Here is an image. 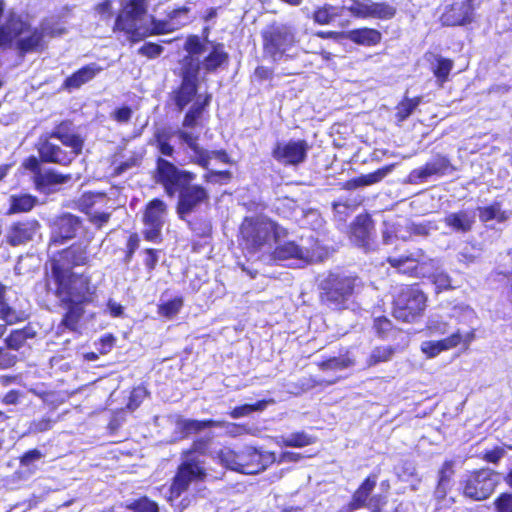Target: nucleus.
Wrapping results in <instances>:
<instances>
[{"label":"nucleus","mask_w":512,"mask_h":512,"mask_svg":"<svg viewBox=\"0 0 512 512\" xmlns=\"http://www.w3.org/2000/svg\"><path fill=\"white\" fill-rule=\"evenodd\" d=\"M147 391L143 387L134 388L130 394L127 408L131 411L139 407L140 403L146 397Z\"/></svg>","instance_id":"0e129e2a"},{"label":"nucleus","mask_w":512,"mask_h":512,"mask_svg":"<svg viewBox=\"0 0 512 512\" xmlns=\"http://www.w3.org/2000/svg\"><path fill=\"white\" fill-rule=\"evenodd\" d=\"M474 0L455 2L445 8L441 15V22L445 26L464 25L472 20Z\"/></svg>","instance_id":"a211bd4d"},{"label":"nucleus","mask_w":512,"mask_h":512,"mask_svg":"<svg viewBox=\"0 0 512 512\" xmlns=\"http://www.w3.org/2000/svg\"><path fill=\"white\" fill-rule=\"evenodd\" d=\"M200 71V59L197 57H184L182 60L181 76L183 82L196 84Z\"/></svg>","instance_id":"f704fd0d"},{"label":"nucleus","mask_w":512,"mask_h":512,"mask_svg":"<svg viewBox=\"0 0 512 512\" xmlns=\"http://www.w3.org/2000/svg\"><path fill=\"white\" fill-rule=\"evenodd\" d=\"M339 378L331 379V380H324V379H317L315 377L309 376V377H303L298 380L297 385L301 389V391H308L313 389L316 386H330L335 384Z\"/></svg>","instance_id":"4d7b16f0"},{"label":"nucleus","mask_w":512,"mask_h":512,"mask_svg":"<svg viewBox=\"0 0 512 512\" xmlns=\"http://www.w3.org/2000/svg\"><path fill=\"white\" fill-rule=\"evenodd\" d=\"M388 262L401 273L412 276L425 275L422 271H419V258L413 256L389 257Z\"/></svg>","instance_id":"c85d7f7f"},{"label":"nucleus","mask_w":512,"mask_h":512,"mask_svg":"<svg viewBox=\"0 0 512 512\" xmlns=\"http://www.w3.org/2000/svg\"><path fill=\"white\" fill-rule=\"evenodd\" d=\"M64 33L60 28L44 22L39 28H32L20 15L11 13L5 23L0 26V46L16 40L17 48L24 53L37 51L42 48L45 36H58Z\"/></svg>","instance_id":"f257e3e1"},{"label":"nucleus","mask_w":512,"mask_h":512,"mask_svg":"<svg viewBox=\"0 0 512 512\" xmlns=\"http://www.w3.org/2000/svg\"><path fill=\"white\" fill-rule=\"evenodd\" d=\"M197 94V85L183 82L180 88L175 92L174 101L179 110H183Z\"/></svg>","instance_id":"4c0bfd02"},{"label":"nucleus","mask_w":512,"mask_h":512,"mask_svg":"<svg viewBox=\"0 0 512 512\" xmlns=\"http://www.w3.org/2000/svg\"><path fill=\"white\" fill-rule=\"evenodd\" d=\"M342 8L359 18L390 19L396 12L386 3H375L370 0H344Z\"/></svg>","instance_id":"f8f14e48"},{"label":"nucleus","mask_w":512,"mask_h":512,"mask_svg":"<svg viewBox=\"0 0 512 512\" xmlns=\"http://www.w3.org/2000/svg\"><path fill=\"white\" fill-rule=\"evenodd\" d=\"M419 104H420V98H413V99L405 98L397 106V113H396L397 119L400 122L406 120Z\"/></svg>","instance_id":"5fc2aeb1"},{"label":"nucleus","mask_w":512,"mask_h":512,"mask_svg":"<svg viewBox=\"0 0 512 512\" xmlns=\"http://www.w3.org/2000/svg\"><path fill=\"white\" fill-rule=\"evenodd\" d=\"M376 486V477H367L361 486L353 494L349 503L350 510H357L362 507H368L372 511L377 510V504L374 497L369 499L371 492Z\"/></svg>","instance_id":"412c9836"},{"label":"nucleus","mask_w":512,"mask_h":512,"mask_svg":"<svg viewBox=\"0 0 512 512\" xmlns=\"http://www.w3.org/2000/svg\"><path fill=\"white\" fill-rule=\"evenodd\" d=\"M315 439L304 432L292 433L288 436H282L278 444L287 447L302 448L314 443Z\"/></svg>","instance_id":"37998d69"},{"label":"nucleus","mask_w":512,"mask_h":512,"mask_svg":"<svg viewBox=\"0 0 512 512\" xmlns=\"http://www.w3.org/2000/svg\"><path fill=\"white\" fill-rule=\"evenodd\" d=\"M10 208L8 210V214L20 213V212H28L30 211L36 204L37 199L31 195H12L9 199Z\"/></svg>","instance_id":"ea45409f"},{"label":"nucleus","mask_w":512,"mask_h":512,"mask_svg":"<svg viewBox=\"0 0 512 512\" xmlns=\"http://www.w3.org/2000/svg\"><path fill=\"white\" fill-rule=\"evenodd\" d=\"M392 170V166H387L381 169H378L372 173L362 175L354 180L357 186H368L380 182L384 177H386Z\"/></svg>","instance_id":"09e8293b"},{"label":"nucleus","mask_w":512,"mask_h":512,"mask_svg":"<svg viewBox=\"0 0 512 512\" xmlns=\"http://www.w3.org/2000/svg\"><path fill=\"white\" fill-rule=\"evenodd\" d=\"M359 284L360 280L356 276L330 272L319 284L321 300L332 308H345Z\"/></svg>","instance_id":"39448f33"},{"label":"nucleus","mask_w":512,"mask_h":512,"mask_svg":"<svg viewBox=\"0 0 512 512\" xmlns=\"http://www.w3.org/2000/svg\"><path fill=\"white\" fill-rule=\"evenodd\" d=\"M355 360L348 354L332 357L318 364L322 371H341L354 366Z\"/></svg>","instance_id":"a19ab883"},{"label":"nucleus","mask_w":512,"mask_h":512,"mask_svg":"<svg viewBox=\"0 0 512 512\" xmlns=\"http://www.w3.org/2000/svg\"><path fill=\"white\" fill-rule=\"evenodd\" d=\"M195 175L178 169L173 163L161 157L157 159L156 182L164 187L166 194L173 197L185 185L190 184Z\"/></svg>","instance_id":"1a4fd4ad"},{"label":"nucleus","mask_w":512,"mask_h":512,"mask_svg":"<svg viewBox=\"0 0 512 512\" xmlns=\"http://www.w3.org/2000/svg\"><path fill=\"white\" fill-rule=\"evenodd\" d=\"M183 306V300L181 297H176L159 306V313L162 316L171 318L175 316Z\"/></svg>","instance_id":"13d9d810"},{"label":"nucleus","mask_w":512,"mask_h":512,"mask_svg":"<svg viewBox=\"0 0 512 512\" xmlns=\"http://www.w3.org/2000/svg\"><path fill=\"white\" fill-rule=\"evenodd\" d=\"M499 482V475L490 469H480L467 476L463 493L467 498L481 501L494 492Z\"/></svg>","instance_id":"9d476101"},{"label":"nucleus","mask_w":512,"mask_h":512,"mask_svg":"<svg viewBox=\"0 0 512 512\" xmlns=\"http://www.w3.org/2000/svg\"><path fill=\"white\" fill-rule=\"evenodd\" d=\"M428 329L432 334H446L450 330L449 323L442 317H432L428 322Z\"/></svg>","instance_id":"680f3d73"},{"label":"nucleus","mask_w":512,"mask_h":512,"mask_svg":"<svg viewBox=\"0 0 512 512\" xmlns=\"http://www.w3.org/2000/svg\"><path fill=\"white\" fill-rule=\"evenodd\" d=\"M339 15L338 8L326 4L314 12L313 19L320 25H326Z\"/></svg>","instance_id":"8fccbe9b"},{"label":"nucleus","mask_w":512,"mask_h":512,"mask_svg":"<svg viewBox=\"0 0 512 512\" xmlns=\"http://www.w3.org/2000/svg\"><path fill=\"white\" fill-rule=\"evenodd\" d=\"M184 49L188 52L186 57H197L199 58L203 53L208 51V48L201 43L198 36H190L186 40Z\"/></svg>","instance_id":"6e6d98bb"},{"label":"nucleus","mask_w":512,"mask_h":512,"mask_svg":"<svg viewBox=\"0 0 512 512\" xmlns=\"http://www.w3.org/2000/svg\"><path fill=\"white\" fill-rule=\"evenodd\" d=\"M74 127L73 124L70 121H63L60 124H58L52 132L47 133L48 136L52 139H61L62 135H70L71 133H74Z\"/></svg>","instance_id":"69168bd1"},{"label":"nucleus","mask_w":512,"mask_h":512,"mask_svg":"<svg viewBox=\"0 0 512 512\" xmlns=\"http://www.w3.org/2000/svg\"><path fill=\"white\" fill-rule=\"evenodd\" d=\"M176 134L178 135L180 140L187 144V146L191 149L193 153L191 155V160L197 163L198 165L202 166L203 168L208 169L209 161L213 157L218 158L221 161H226L227 155L225 152H208L201 148L197 143L198 136L182 130L177 131Z\"/></svg>","instance_id":"f3484780"},{"label":"nucleus","mask_w":512,"mask_h":512,"mask_svg":"<svg viewBox=\"0 0 512 512\" xmlns=\"http://www.w3.org/2000/svg\"><path fill=\"white\" fill-rule=\"evenodd\" d=\"M74 127L73 124L70 121H63L60 124H58L52 132L47 133L48 136L52 139H61L62 135H70L71 133H74Z\"/></svg>","instance_id":"338daca9"},{"label":"nucleus","mask_w":512,"mask_h":512,"mask_svg":"<svg viewBox=\"0 0 512 512\" xmlns=\"http://www.w3.org/2000/svg\"><path fill=\"white\" fill-rule=\"evenodd\" d=\"M444 222L454 231L466 233L471 230L474 223V217L466 211H459L446 215Z\"/></svg>","instance_id":"cd10ccee"},{"label":"nucleus","mask_w":512,"mask_h":512,"mask_svg":"<svg viewBox=\"0 0 512 512\" xmlns=\"http://www.w3.org/2000/svg\"><path fill=\"white\" fill-rule=\"evenodd\" d=\"M270 403H274V400H261L255 404H244L242 406L235 407L231 411L230 415L234 419L245 417L252 414L253 412L263 411Z\"/></svg>","instance_id":"c03bdc74"},{"label":"nucleus","mask_w":512,"mask_h":512,"mask_svg":"<svg viewBox=\"0 0 512 512\" xmlns=\"http://www.w3.org/2000/svg\"><path fill=\"white\" fill-rule=\"evenodd\" d=\"M227 60L228 54L224 51L223 44H217L213 45L212 50L204 57L202 66L206 72H213Z\"/></svg>","instance_id":"2f4dec72"},{"label":"nucleus","mask_w":512,"mask_h":512,"mask_svg":"<svg viewBox=\"0 0 512 512\" xmlns=\"http://www.w3.org/2000/svg\"><path fill=\"white\" fill-rule=\"evenodd\" d=\"M70 179V174L63 175L54 170H47L45 172H37L34 176V183L39 191L46 192L56 185L68 182Z\"/></svg>","instance_id":"bb28decb"},{"label":"nucleus","mask_w":512,"mask_h":512,"mask_svg":"<svg viewBox=\"0 0 512 512\" xmlns=\"http://www.w3.org/2000/svg\"><path fill=\"white\" fill-rule=\"evenodd\" d=\"M205 477L206 469L203 463L199 459L192 457L191 453H188L186 458L183 459L182 463L178 467L177 473L174 476L170 487L169 501H173L180 497L181 494L188 489L191 483L202 481Z\"/></svg>","instance_id":"6e6552de"},{"label":"nucleus","mask_w":512,"mask_h":512,"mask_svg":"<svg viewBox=\"0 0 512 512\" xmlns=\"http://www.w3.org/2000/svg\"><path fill=\"white\" fill-rule=\"evenodd\" d=\"M431 278L439 291L452 288L450 276L442 270L436 269Z\"/></svg>","instance_id":"052dcab7"},{"label":"nucleus","mask_w":512,"mask_h":512,"mask_svg":"<svg viewBox=\"0 0 512 512\" xmlns=\"http://www.w3.org/2000/svg\"><path fill=\"white\" fill-rule=\"evenodd\" d=\"M427 297L416 286H403L394 297V317L403 322H413L426 308Z\"/></svg>","instance_id":"423d86ee"},{"label":"nucleus","mask_w":512,"mask_h":512,"mask_svg":"<svg viewBox=\"0 0 512 512\" xmlns=\"http://www.w3.org/2000/svg\"><path fill=\"white\" fill-rule=\"evenodd\" d=\"M222 422L215 420H192V419H178L176 422V426L179 430H181L186 435L201 431L210 427H220L222 426Z\"/></svg>","instance_id":"473e14b6"},{"label":"nucleus","mask_w":512,"mask_h":512,"mask_svg":"<svg viewBox=\"0 0 512 512\" xmlns=\"http://www.w3.org/2000/svg\"><path fill=\"white\" fill-rule=\"evenodd\" d=\"M210 101V96H206L203 103L199 102V98L197 101L192 105V107L189 109V111L186 113L183 121L184 127H194L196 125L197 119L201 116L202 111L206 105H208Z\"/></svg>","instance_id":"de8ad7c7"},{"label":"nucleus","mask_w":512,"mask_h":512,"mask_svg":"<svg viewBox=\"0 0 512 512\" xmlns=\"http://www.w3.org/2000/svg\"><path fill=\"white\" fill-rule=\"evenodd\" d=\"M37 149L41 160L46 163L67 166L76 158L70 151L64 150L59 145L51 142L48 134L39 137Z\"/></svg>","instance_id":"2eb2a0df"},{"label":"nucleus","mask_w":512,"mask_h":512,"mask_svg":"<svg viewBox=\"0 0 512 512\" xmlns=\"http://www.w3.org/2000/svg\"><path fill=\"white\" fill-rule=\"evenodd\" d=\"M188 12L189 8L182 7L173 10L169 14V19L167 21H156V24H163L165 26L164 28H166V30L161 32V34L170 33L188 24L191 21L188 16Z\"/></svg>","instance_id":"c756f323"},{"label":"nucleus","mask_w":512,"mask_h":512,"mask_svg":"<svg viewBox=\"0 0 512 512\" xmlns=\"http://www.w3.org/2000/svg\"><path fill=\"white\" fill-rule=\"evenodd\" d=\"M348 39L356 44L373 46L380 42L381 33L370 28L356 29L348 33Z\"/></svg>","instance_id":"7c9ffc66"},{"label":"nucleus","mask_w":512,"mask_h":512,"mask_svg":"<svg viewBox=\"0 0 512 512\" xmlns=\"http://www.w3.org/2000/svg\"><path fill=\"white\" fill-rule=\"evenodd\" d=\"M4 289V286L0 285V319L8 325L25 320L26 315L24 312L16 311L5 303Z\"/></svg>","instance_id":"e433bc0d"},{"label":"nucleus","mask_w":512,"mask_h":512,"mask_svg":"<svg viewBox=\"0 0 512 512\" xmlns=\"http://www.w3.org/2000/svg\"><path fill=\"white\" fill-rule=\"evenodd\" d=\"M101 71L102 67L96 63L88 64L66 78L64 87L69 90L78 89L85 83L91 81Z\"/></svg>","instance_id":"b1692460"},{"label":"nucleus","mask_w":512,"mask_h":512,"mask_svg":"<svg viewBox=\"0 0 512 512\" xmlns=\"http://www.w3.org/2000/svg\"><path fill=\"white\" fill-rule=\"evenodd\" d=\"M36 221L14 223L6 234V240L11 246H18L30 241L38 229Z\"/></svg>","instance_id":"4be33fe9"},{"label":"nucleus","mask_w":512,"mask_h":512,"mask_svg":"<svg viewBox=\"0 0 512 512\" xmlns=\"http://www.w3.org/2000/svg\"><path fill=\"white\" fill-rule=\"evenodd\" d=\"M171 133L166 129H157L154 133L152 145H155L159 152L167 157H172L174 147L170 144Z\"/></svg>","instance_id":"79ce46f5"},{"label":"nucleus","mask_w":512,"mask_h":512,"mask_svg":"<svg viewBox=\"0 0 512 512\" xmlns=\"http://www.w3.org/2000/svg\"><path fill=\"white\" fill-rule=\"evenodd\" d=\"M436 66L433 67V73L436 76L438 82L441 84L444 83L450 71L453 68V62L450 59L443 58L441 56H436Z\"/></svg>","instance_id":"3c124183"},{"label":"nucleus","mask_w":512,"mask_h":512,"mask_svg":"<svg viewBox=\"0 0 512 512\" xmlns=\"http://www.w3.org/2000/svg\"><path fill=\"white\" fill-rule=\"evenodd\" d=\"M479 218L483 222H488L491 220H497L498 222H503L507 219L505 212H503L500 208L499 204H493L488 207L479 209Z\"/></svg>","instance_id":"603ef678"},{"label":"nucleus","mask_w":512,"mask_h":512,"mask_svg":"<svg viewBox=\"0 0 512 512\" xmlns=\"http://www.w3.org/2000/svg\"><path fill=\"white\" fill-rule=\"evenodd\" d=\"M495 512H512V493H502L494 502Z\"/></svg>","instance_id":"e2e57ef3"},{"label":"nucleus","mask_w":512,"mask_h":512,"mask_svg":"<svg viewBox=\"0 0 512 512\" xmlns=\"http://www.w3.org/2000/svg\"><path fill=\"white\" fill-rule=\"evenodd\" d=\"M241 473L256 474L264 470L268 465L276 461V456L272 452H260L256 448L246 446L242 449L240 456Z\"/></svg>","instance_id":"dca6fc26"},{"label":"nucleus","mask_w":512,"mask_h":512,"mask_svg":"<svg viewBox=\"0 0 512 512\" xmlns=\"http://www.w3.org/2000/svg\"><path fill=\"white\" fill-rule=\"evenodd\" d=\"M275 249L272 256L275 260L299 259L305 262L313 261L316 256L313 248L301 247L293 241L283 242L280 239L275 242Z\"/></svg>","instance_id":"6ab92c4d"},{"label":"nucleus","mask_w":512,"mask_h":512,"mask_svg":"<svg viewBox=\"0 0 512 512\" xmlns=\"http://www.w3.org/2000/svg\"><path fill=\"white\" fill-rule=\"evenodd\" d=\"M68 310L62 320V324L70 330H75L84 310L82 304H67Z\"/></svg>","instance_id":"a18cd8bd"},{"label":"nucleus","mask_w":512,"mask_h":512,"mask_svg":"<svg viewBox=\"0 0 512 512\" xmlns=\"http://www.w3.org/2000/svg\"><path fill=\"white\" fill-rule=\"evenodd\" d=\"M241 234L249 252H270L275 242L287 236V230L268 218L255 217L245 218Z\"/></svg>","instance_id":"7ed1b4c3"},{"label":"nucleus","mask_w":512,"mask_h":512,"mask_svg":"<svg viewBox=\"0 0 512 512\" xmlns=\"http://www.w3.org/2000/svg\"><path fill=\"white\" fill-rule=\"evenodd\" d=\"M460 338L458 335H450L438 341H424L421 344V351L428 357L434 358L441 352L453 349L459 345Z\"/></svg>","instance_id":"a878e982"},{"label":"nucleus","mask_w":512,"mask_h":512,"mask_svg":"<svg viewBox=\"0 0 512 512\" xmlns=\"http://www.w3.org/2000/svg\"><path fill=\"white\" fill-rule=\"evenodd\" d=\"M396 352V347L391 345L376 346L372 349L368 359L367 366H376L379 363L390 361Z\"/></svg>","instance_id":"58836bf2"},{"label":"nucleus","mask_w":512,"mask_h":512,"mask_svg":"<svg viewBox=\"0 0 512 512\" xmlns=\"http://www.w3.org/2000/svg\"><path fill=\"white\" fill-rule=\"evenodd\" d=\"M240 456H242V450L237 452L228 447H224L217 452V458L223 466L241 473V466L243 464H241Z\"/></svg>","instance_id":"72a5a7b5"},{"label":"nucleus","mask_w":512,"mask_h":512,"mask_svg":"<svg viewBox=\"0 0 512 512\" xmlns=\"http://www.w3.org/2000/svg\"><path fill=\"white\" fill-rule=\"evenodd\" d=\"M167 215V205L160 199L151 200L145 209L143 216L144 237L148 241L160 242L162 228Z\"/></svg>","instance_id":"9b49d317"},{"label":"nucleus","mask_w":512,"mask_h":512,"mask_svg":"<svg viewBox=\"0 0 512 512\" xmlns=\"http://www.w3.org/2000/svg\"><path fill=\"white\" fill-rule=\"evenodd\" d=\"M374 329L380 338H386L392 330V322L386 317H378L374 320Z\"/></svg>","instance_id":"774afa93"},{"label":"nucleus","mask_w":512,"mask_h":512,"mask_svg":"<svg viewBox=\"0 0 512 512\" xmlns=\"http://www.w3.org/2000/svg\"><path fill=\"white\" fill-rule=\"evenodd\" d=\"M121 5L113 30L123 31L130 41L139 42L166 30L163 24H156V20L147 14L145 0H121Z\"/></svg>","instance_id":"f03ea898"},{"label":"nucleus","mask_w":512,"mask_h":512,"mask_svg":"<svg viewBox=\"0 0 512 512\" xmlns=\"http://www.w3.org/2000/svg\"><path fill=\"white\" fill-rule=\"evenodd\" d=\"M80 228L79 219L71 214H64L56 219L54 223L53 243L61 242L65 239L73 238Z\"/></svg>","instance_id":"5701e85b"},{"label":"nucleus","mask_w":512,"mask_h":512,"mask_svg":"<svg viewBox=\"0 0 512 512\" xmlns=\"http://www.w3.org/2000/svg\"><path fill=\"white\" fill-rule=\"evenodd\" d=\"M449 160L443 156H436L428 161L423 167L414 169L410 173L412 182H424L432 176H442L451 169Z\"/></svg>","instance_id":"aec40b11"},{"label":"nucleus","mask_w":512,"mask_h":512,"mask_svg":"<svg viewBox=\"0 0 512 512\" xmlns=\"http://www.w3.org/2000/svg\"><path fill=\"white\" fill-rule=\"evenodd\" d=\"M52 276L57 284L56 294L66 304H83L92 300L94 289L84 275L72 273L59 262L52 265Z\"/></svg>","instance_id":"20e7f679"},{"label":"nucleus","mask_w":512,"mask_h":512,"mask_svg":"<svg viewBox=\"0 0 512 512\" xmlns=\"http://www.w3.org/2000/svg\"><path fill=\"white\" fill-rule=\"evenodd\" d=\"M450 317L456 319L459 323L471 325L476 318V314L471 307L460 304L452 308Z\"/></svg>","instance_id":"49530a36"},{"label":"nucleus","mask_w":512,"mask_h":512,"mask_svg":"<svg viewBox=\"0 0 512 512\" xmlns=\"http://www.w3.org/2000/svg\"><path fill=\"white\" fill-rule=\"evenodd\" d=\"M373 230V222L368 216H358L352 227V239L360 247L366 249L370 246V237Z\"/></svg>","instance_id":"393cba45"},{"label":"nucleus","mask_w":512,"mask_h":512,"mask_svg":"<svg viewBox=\"0 0 512 512\" xmlns=\"http://www.w3.org/2000/svg\"><path fill=\"white\" fill-rule=\"evenodd\" d=\"M59 141L68 148L75 157H77L83 149L84 140L83 138L77 134L76 132L71 133L70 135H62V138Z\"/></svg>","instance_id":"864d4df0"},{"label":"nucleus","mask_w":512,"mask_h":512,"mask_svg":"<svg viewBox=\"0 0 512 512\" xmlns=\"http://www.w3.org/2000/svg\"><path fill=\"white\" fill-rule=\"evenodd\" d=\"M178 192L177 213L181 219H185L187 215L191 214L202 202L208 199L207 191L198 185L187 184Z\"/></svg>","instance_id":"4468645a"},{"label":"nucleus","mask_w":512,"mask_h":512,"mask_svg":"<svg viewBox=\"0 0 512 512\" xmlns=\"http://www.w3.org/2000/svg\"><path fill=\"white\" fill-rule=\"evenodd\" d=\"M263 48L274 60L281 59L296 43L295 29L282 23L268 26L263 32Z\"/></svg>","instance_id":"0eeeda50"},{"label":"nucleus","mask_w":512,"mask_h":512,"mask_svg":"<svg viewBox=\"0 0 512 512\" xmlns=\"http://www.w3.org/2000/svg\"><path fill=\"white\" fill-rule=\"evenodd\" d=\"M309 149L310 146L305 140L278 142L273 148L272 156L281 164L296 166L306 160Z\"/></svg>","instance_id":"ddd939ff"},{"label":"nucleus","mask_w":512,"mask_h":512,"mask_svg":"<svg viewBox=\"0 0 512 512\" xmlns=\"http://www.w3.org/2000/svg\"><path fill=\"white\" fill-rule=\"evenodd\" d=\"M86 248L83 245H73L63 251L61 258L71 265H84L89 258Z\"/></svg>","instance_id":"c9c22d12"},{"label":"nucleus","mask_w":512,"mask_h":512,"mask_svg":"<svg viewBox=\"0 0 512 512\" xmlns=\"http://www.w3.org/2000/svg\"><path fill=\"white\" fill-rule=\"evenodd\" d=\"M127 507L133 512H159L158 505L146 497L132 502Z\"/></svg>","instance_id":"bf43d9fd"}]
</instances>
